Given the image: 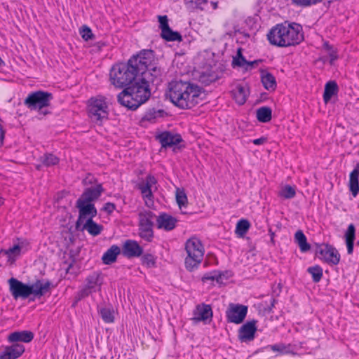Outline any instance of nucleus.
<instances>
[{
    "label": "nucleus",
    "mask_w": 359,
    "mask_h": 359,
    "mask_svg": "<svg viewBox=\"0 0 359 359\" xmlns=\"http://www.w3.org/2000/svg\"><path fill=\"white\" fill-rule=\"evenodd\" d=\"M202 88L189 81H172L168 85L166 97L176 107L189 109L198 104L202 98Z\"/></svg>",
    "instance_id": "1"
},
{
    "label": "nucleus",
    "mask_w": 359,
    "mask_h": 359,
    "mask_svg": "<svg viewBox=\"0 0 359 359\" xmlns=\"http://www.w3.org/2000/svg\"><path fill=\"white\" fill-rule=\"evenodd\" d=\"M102 285V279L100 273L93 272L86 278V286L93 292H95L97 290H100Z\"/></svg>",
    "instance_id": "27"
},
{
    "label": "nucleus",
    "mask_w": 359,
    "mask_h": 359,
    "mask_svg": "<svg viewBox=\"0 0 359 359\" xmlns=\"http://www.w3.org/2000/svg\"><path fill=\"white\" fill-rule=\"evenodd\" d=\"M231 93L233 100L238 104L243 105L245 103L247 100V90L244 86L238 85Z\"/></svg>",
    "instance_id": "31"
},
{
    "label": "nucleus",
    "mask_w": 359,
    "mask_h": 359,
    "mask_svg": "<svg viewBox=\"0 0 359 359\" xmlns=\"http://www.w3.org/2000/svg\"><path fill=\"white\" fill-rule=\"evenodd\" d=\"M263 62V60L262 59H259V60H255L254 61H251V62H248V65L247 67H245V69L248 70V67L251 68L254 67L255 65H259V63L262 62Z\"/></svg>",
    "instance_id": "58"
},
{
    "label": "nucleus",
    "mask_w": 359,
    "mask_h": 359,
    "mask_svg": "<svg viewBox=\"0 0 359 359\" xmlns=\"http://www.w3.org/2000/svg\"><path fill=\"white\" fill-rule=\"evenodd\" d=\"M344 238L347 248V253L352 255L355 240V227L353 224H350L344 235Z\"/></svg>",
    "instance_id": "23"
},
{
    "label": "nucleus",
    "mask_w": 359,
    "mask_h": 359,
    "mask_svg": "<svg viewBox=\"0 0 359 359\" xmlns=\"http://www.w3.org/2000/svg\"><path fill=\"white\" fill-rule=\"evenodd\" d=\"M163 73V69L157 67L155 65L149 68V69L145 70L144 73H140V78L147 82L149 85V83H156V84L159 83L161 81V76Z\"/></svg>",
    "instance_id": "17"
},
{
    "label": "nucleus",
    "mask_w": 359,
    "mask_h": 359,
    "mask_svg": "<svg viewBox=\"0 0 359 359\" xmlns=\"http://www.w3.org/2000/svg\"><path fill=\"white\" fill-rule=\"evenodd\" d=\"M250 226V224L248 220L245 219H240L236 224L235 232L239 237H243L248 232Z\"/></svg>",
    "instance_id": "41"
},
{
    "label": "nucleus",
    "mask_w": 359,
    "mask_h": 359,
    "mask_svg": "<svg viewBox=\"0 0 359 359\" xmlns=\"http://www.w3.org/2000/svg\"><path fill=\"white\" fill-rule=\"evenodd\" d=\"M337 93V82L335 81H330L325 86L323 100L325 104H327L332 95Z\"/></svg>",
    "instance_id": "34"
},
{
    "label": "nucleus",
    "mask_w": 359,
    "mask_h": 359,
    "mask_svg": "<svg viewBox=\"0 0 359 359\" xmlns=\"http://www.w3.org/2000/svg\"><path fill=\"white\" fill-rule=\"evenodd\" d=\"M194 317L191 318L194 323L203 321L206 323L210 321L212 318V310L211 306L205 304H201L196 306L194 311Z\"/></svg>",
    "instance_id": "16"
},
{
    "label": "nucleus",
    "mask_w": 359,
    "mask_h": 359,
    "mask_svg": "<svg viewBox=\"0 0 359 359\" xmlns=\"http://www.w3.org/2000/svg\"><path fill=\"white\" fill-rule=\"evenodd\" d=\"M276 303V300L274 298H271L270 299V306H269V312H271L272 310V308L274 306L275 304Z\"/></svg>",
    "instance_id": "61"
},
{
    "label": "nucleus",
    "mask_w": 359,
    "mask_h": 359,
    "mask_svg": "<svg viewBox=\"0 0 359 359\" xmlns=\"http://www.w3.org/2000/svg\"><path fill=\"white\" fill-rule=\"evenodd\" d=\"M261 81L265 89L274 91L277 83L275 76L266 70L261 69Z\"/></svg>",
    "instance_id": "25"
},
{
    "label": "nucleus",
    "mask_w": 359,
    "mask_h": 359,
    "mask_svg": "<svg viewBox=\"0 0 359 359\" xmlns=\"http://www.w3.org/2000/svg\"><path fill=\"white\" fill-rule=\"evenodd\" d=\"M348 189L355 198L359 194V171L353 170L349 174Z\"/></svg>",
    "instance_id": "28"
},
{
    "label": "nucleus",
    "mask_w": 359,
    "mask_h": 359,
    "mask_svg": "<svg viewBox=\"0 0 359 359\" xmlns=\"http://www.w3.org/2000/svg\"><path fill=\"white\" fill-rule=\"evenodd\" d=\"M135 59L133 64L140 73H144L145 70L155 65V53L151 49H144L137 55H133L130 59Z\"/></svg>",
    "instance_id": "9"
},
{
    "label": "nucleus",
    "mask_w": 359,
    "mask_h": 359,
    "mask_svg": "<svg viewBox=\"0 0 359 359\" xmlns=\"http://www.w3.org/2000/svg\"><path fill=\"white\" fill-rule=\"evenodd\" d=\"M184 4L188 10L194 11L196 9L203 11L205 6L208 4V0H184Z\"/></svg>",
    "instance_id": "37"
},
{
    "label": "nucleus",
    "mask_w": 359,
    "mask_h": 359,
    "mask_svg": "<svg viewBox=\"0 0 359 359\" xmlns=\"http://www.w3.org/2000/svg\"><path fill=\"white\" fill-rule=\"evenodd\" d=\"M34 334L32 331L22 330L11 333L8 337V341L11 343L24 342L29 343L34 339Z\"/></svg>",
    "instance_id": "22"
},
{
    "label": "nucleus",
    "mask_w": 359,
    "mask_h": 359,
    "mask_svg": "<svg viewBox=\"0 0 359 359\" xmlns=\"http://www.w3.org/2000/svg\"><path fill=\"white\" fill-rule=\"evenodd\" d=\"M353 170H358V171H359V163H358L356 164V165L355 166V168H353Z\"/></svg>",
    "instance_id": "64"
},
{
    "label": "nucleus",
    "mask_w": 359,
    "mask_h": 359,
    "mask_svg": "<svg viewBox=\"0 0 359 359\" xmlns=\"http://www.w3.org/2000/svg\"><path fill=\"white\" fill-rule=\"evenodd\" d=\"M22 245L20 243L14 245L13 247L9 248L8 250H1L0 254L7 255L8 259H15L19 256L21 252Z\"/></svg>",
    "instance_id": "38"
},
{
    "label": "nucleus",
    "mask_w": 359,
    "mask_h": 359,
    "mask_svg": "<svg viewBox=\"0 0 359 359\" xmlns=\"http://www.w3.org/2000/svg\"><path fill=\"white\" fill-rule=\"evenodd\" d=\"M219 79L217 73L213 71H206L202 72L199 77V81L205 86H209Z\"/></svg>",
    "instance_id": "35"
},
{
    "label": "nucleus",
    "mask_w": 359,
    "mask_h": 359,
    "mask_svg": "<svg viewBox=\"0 0 359 359\" xmlns=\"http://www.w3.org/2000/svg\"><path fill=\"white\" fill-rule=\"evenodd\" d=\"M156 183L157 180L154 176L148 175L146 177L145 182L142 181L137 184V188L140 191L145 204L148 207H150L154 203V194L151 191V187Z\"/></svg>",
    "instance_id": "12"
},
{
    "label": "nucleus",
    "mask_w": 359,
    "mask_h": 359,
    "mask_svg": "<svg viewBox=\"0 0 359 359\" xmlns=\"http://www.w3.org/2000/svg\"><path fill=\"white\" fill-rule=\"evenodd\" d=\"M248 309L245 305L230 304L226 311L227 321L235 324L243 323L246 317Z\"/></svg>",
    "instance_id": "11"
},
{
    "label": "nucleus",
    "mask_w": 359,
    "mask_h": 359,
    "mask_svg": "<svg viewBox=\"0 0 359 359\" xmlns=\"http://www.w3.org/2000/svg\"><path fill=\"white\" fill-rule=\"evenodd\" d=\"M269 348L271 351H273L274 352H279L281 353H289L291 352V350H290L291 345L290 344L286 345L283 343H279V344L271 345V346H269Z\"/></svg>",
    "instance_id": "47"
},
{
    "label": "nucleus",
    "mask_w": 359,
    "mask_h": 359,
    "mask_svg": "<svg viewBox=\"0 0 359 359\" xmlns=\"http://www.w3.org/2000/svg\"><path fill=\"white\" fill-rule=\"evenodd\" d=\"M76 229L81 231L86 229L90 235L95 236L101 233L103 230V226L97 224L93 221V219L88 218L83 226L80 224V229Z\"/></svg>",
    "instance_id": "24"
},
{
    "label": "nucleus",
    "mask_w": 359,
    "mask_h": 359,
    "mask_svg": "<svg viewBox=\"0 0 359 359\" xmlns=\"http://www.w3.org/2000/svg\"><path fill=\"white\" fill-rule=\"evenodd\" d=\"M8 283L10 292L15 300L29 298V301H34L35 299H40L49 292L51 287H54V285L48 280L37 279L34 283L27 284L15 278H11Z\"/></svg>",
    "instance_id": "3"
},
{
    "label": "nucleus",
    "mask_w": 359,
    "mask_h": 359,
    "mask_svg": "<svg viewBox=\"0 0 359 359\" xmlns=\"http://www.w3.org/2000/svg\"><path fill=\"white\" fill-rule=\"evenodd\" d=\"M316 255L318 258L324 259L327 263L337 264V262L334 259V258H335L337 260V255L334 254V248L328 244H316Z\"/></svg>",
    "instance_id": "14"
},
{
    "label": "nucleus",
    "mask_w": 359,
    "mask_h": 359,
    "mask_svg": "<svg viewBox=\"0 0 359 359\" xmlns=\"http://www.w3.org/2000/svg\"><path fill=\"white\" fill-rule=\"evenodd\" d=\"M185 250L187 253L184 261L185 267L189 271H193L198 267L203 260L204 255L203 246L200 240L196 238H191L187 241Z\"/></svg>",
    "instance_id": "6"
},
{
    "label": "nucleus",
    "mask_w": 359,
    "mask_h": 359,
    "mask_svg": "<svg viewBox=\"0 0 359 359\" xmlns=\"http://www.w3.org/2000/svg\"><path fill=\"white\" fill-rule=\"evenodd\" d=\"M115 209L116 205L110 202L106 203L102 208V210L107 212L108 214H111Z\"/></svg>",
    "instance_id": "55"
},
{
    "label": "nucleus",
    "mask_w": 359,
    "mask_h": 359,
    "mask_svg": "<svg viewBox=\"0 0 359 359\" xmlns=\"http://www.w3.org/2000/svg\"><path fill=\"white\" fill-rule=\"evenodd\" d=\"M149 228H153V227L149 225L142 223L141 222L139 221V230L147 229Z\"/></svg>",
    "instance_id": "60"
},
{
    "label": "nucleus",
    "mask_w": 359,
    "mask_h": 359,
    "mask_svg": "<svg viewBox=\"0 0 359 359\" xmlns=\"http://www.w3.org/2000/svg\"><path fill=\"white\" fill-rule=\"evenodd\" d=\"M307 271L312 276L314 283H318L323 276V269L318 265L309 267Z\"/></svg>",
    "instance_id": "44"
},
{
    "label": "nucleus",
    "mask_w": 359,
    "mask_h": 359,
    "mask_svg": "<svg viewBox=\"0 0 359 359\" xmlns=\"http://www.w3.org/2000/svg\"><path fill=\"white\" fill-rule=\"evenodd\" d=\"M161 36L167 41H182V36L180 32L173 31L170 27L163 31Z\"/></svg>",
    "instance_id": "36"
},
{
    "label": "nucleus",
    "mask_w": 359,
    "mask_h": 359,
    "mask_svg": "<svg viewBox=\"0 0 359 359\" xmlns=\"http://www.w3.org/2000/svg\"><path fill=\"white\" fill-rule=\"evenodd\" d=\"M257 119L261 123H268L271 120L272 110L269 107H262L257 109Z\"/></svg>",
    "instance_id": "32"
},
{
    "label": "nucleus",
    "mask_w": 359,
    "mask_h": 359,
    "mask_svg": "<svg viewBox=\"0 0 359 359\" xmlns=\"http://www.w3.org/2000/svg\"><path fill=\"white\" fill-rule=\"evenodd\" d=\"M257 320H252L243 324L238 330V337L241 342H249L254 340L257 331Z\"/></svg>",
    "instance_id": "13"
},
{
    "label": "nucleus",
    "mask_w": 359,
    "mask_h": 359,
    "mask_svg": "<svg viewBox=\"0 0 359 359\" xmlns=\"http://www.w3.org/2000/svg\"><path fill=\"white\" fill-rule=\"evenodd\" d=\"M53 99L52 93L38 90L29 93L25 100L24 104L30 110H38L41 114L46 115L50 111L43 109L50 105V101Z\"/></svg>",
    "instance_id": "7"
},
{
    "label": "nucleus",
    "mask_w": 359,
    "mask_h": 359,
    "mask_svg": "<svg viewBox=\"0 0 359 359\" xmlns=\"http://www.w3.org/2000/svg\"><path fill=\"white\" fill-rule=\"evenodd\" d=\"M210 4H211V5H212V8H213V9H215H215H217V7H218V3H217V1H211V2H210Z\"/></svg>",
    "instance_id": "62"
},
{
    "label": "nucleus",
    "mask_w": 359,
    "mask_h": 359,
    "mask_svg": "<svg viewBox=\"0 0 359 359\" xmlns=\"http://www.w3.org/2000/svg\"><path fill=\"white\" fill-rule=\"evenodd\" d=\"M135 59H129L127 62H119L112 66L109 78L111 84L123 88L133 84L140 78V72L134 66Z\"/></svg>",
    "instance_id": "5"
},
{
    "label": "nucleus",
    "mask_w": 359,
    "mask_h": 359,
    "mask_svg": "<svg viewBox=\"0 0 359 359\" xmlns=\"http://www.w3.org/2000/svg\"><path fill=\"white\" fill-rule=\"evenodd\" d=\"M142 252L143 248L134 240H126L123 245L122 254L126 257H138Z\"/></svg>",
    "instance_id": "18"
},
{
    "label": "nucleus",
    "mask_w": 359,
    "mask_h": 359,
    "mask_svg": "<svg viewBox=\"0 0 359 359\" xmlns=\"http://www.w3.org/2000/svg\"><path fill=\"white\" fill-rule=\"evenodd\" d=\"M5 134H6V130L4 128L2 125L0 123V147H1L4 145Z\"/></svg>",
    "instance_id": "57"
},
{
    "label": "nucleus",
    "mask_w": 359,
    "mask_h": 359,
    "mask_svg": "<svg viewBox=\"0 0 359 359\" xmlns=\"http://www.w3.org/2000/svg\"><path fill=\"white\" fill-rule=\"evenodd\" d=\"M121 249L116 245H111L102 255V260L105 264H111L116 262L117 256L120 254Z\"/></svg>",
    "instance_id": "30"
},
{
    "label": "nucleus",
    "mask_w": 359,
    "mask_h": 359,
    "mask_svg": "<svg viewBox=\"0 0 359 359\" xmlns=\"http://www.w3.org/2000/svg\"><path fill=\"white\" fill-rule=\"evenodd\" d=\"M267 138L265 137H261L258 139H255L252 141L253 144L255 145H261L266 142Z\"/></svg>",
    "instance_id": "59"
},
{
    "label": "nucleus",
    "mask_w": 359,
    "mask_h": 359,
    "mask_svg": "<svg viewBox=\"0 0 359 359\" xmlns=\"http://www.w3.org/2000/svg\"><path fill=\"white\" fill-rule=\"evenodd\" d=\"M96 181V179L93 175L88 174V176L83 180V184L87 185L91 184L95 182Z\"/></svg>",
    "instance_id": "56"
},
{
    "label": "nucleus",
    "mask_w": 359,
    "mask_h": 359,
    "mask_svg": "<svg viewBox=\"0 0 359 359\" xmlns=\"http://www.w3.org/2000/svg\"><path fill=\"white\" fill-rule=\"evenodd\" d=\"M176 201L180 208L187 203V197L184 191H180L179 189H177Z\"/></svg>",
    "instance_id": "50"
},
{
    "label": "nucleus",
    "mask_w": 359,
    "mask_h": 359,
    "mask_svg": "<svg viewBox=\"0 0 359 359\" xmlns=\"http://www.w3.org/2000/svg\"><path fill=\"white\" fill-rule=\"evenodd\" d=\"M139 235L142 239L145 240L146 241L150 242L151 241L154 237L153 228L139 230Z\"/></svg>",
    "instance_id": "51"
},
{
    "label": "nucleus",
    "mask_w": 359,
    "mask_h": 359,
    "mask_svg": "<svg viewBox=\"0 0 359 359\" xmlns=\"http://www.w3.org/2000/svg\"><path fill=\"white\" fill-rule=\"evenodd\" d=\"M243 49L239 48L237 50L236 55L233 57L232 66L233 67H244L245 65H248V60L245 58L242 53Z\"/></svg>",
    "instance_id": "42"
},
{
    "label": "nucleus",
    "mask_w": 359,
    "mask_h": 359,
    "mask_svg": "<svg viewBox=\"0 0 359 359\" xmlns=\"http://www.w3.org/2000/svg\"><path fill=\"white\" fill-rule=\"evenodd\" d=\"M151 96L149 85L140 78L125 88L117 96L119 104L130 110L137 109Z\"/></svg>",
    "instance_id": "4"
},
{
    "label": "nucleus",
    "mask_w": 359,
    "mask_h": 359,
    "mask_svg": "<svg viewBox=\"0 0 359 359\" xmlns=\"http://www.w3.org/2000/svg\"><path fill=\"white\" fill-rule=\"evenodd\" d=\"M177 219L170 215L165 212H161L156 217V223L158 229H162L165 231H171L176 226Z\"/></svg>",
    "instance_id": "21"
},
{
    "label": "nucleus",
    "mask_w": 359,
    "mask_h": 359,
    "mask_svg": "<svg viewBox=\"0 0 359 359\" xmlns=\"http://www.w3.org/2000/svg\"><path fill=\"white\" fill-rule=\"evenodd\" d=\"M229 271H213L210 273H205L202 277V281L203 283L207 282L208 280H215L218 284H222L224 279H228Z\"/></svg>",
    "instance_id": "29"
},
{
    "label": "nucleus",
    "mask_w": 359,
    "mask_h": 359,
    "mask_svg": "<svg viewBox=\"0 0 359 359\" xmlns=\"http://www.w3.org/2000/svg\"><path fill=\"white\" fill-rule=\"evenodd\" d=\"M267 39L272 45L289 47L299 44L304 40L302 27L297 23L277 24L267 34Z\"/></svg>",
    "instance_id": "2"
},
{
    "label": "nucleus",
    "mask_w": 359,
    "mask_h": 359,
    "mask_svg": "<svg viewBox=\"0 0 359 359\" xmlns=\"http://www.w3.org/2000/svg\"><path fill=\"white\" fill-rule=\"evenodd\" d=\"M323 50L326 54L320 57V60L324 62H329L330 65H334L337 59V51L332 45H330L328 41H325L323 44Z\"/></svg>",
    "instance_id": "26"
},
{
    "label": "nucleus",
    "mask_w": 359,
    "mask_h": 359,
    "mask_svg": "<svg viewBox=\"0 0 359 359\" xmlns=\"http://www.w3.org/2000/svg\"><path fill=\"white\" fill-rule=\"evenodd\" d=\"M41 159L42 163L46 167L55 165L59 163V158L53 154H46Z\"/></svg>",
    "instance_id": "46"
},
{
    "label": "nucleus",
    "mask_w": 359,
    "mask_h": 359,
    "mask_svg": "<svg viewBox=\"0 0 359 359\" xmlns=\"http://www.w3.org/2000/svg\"><path fill=\"white\" fill-rule=\"evenodd\" d=\"M92 293H93V291H91L85 285L83 287H82L80 290L77 292L75 296L76 303L88 297Z\"/></svg>",
    "instance_id": "49"
},
{
    "label": "nucleus",
    "mask_w": 359,
    "mask_h": 359,
    "mask_svg": "<svg viewBox=\"0 0 359 359\" xmlns=\"http://www.w3.org/2000/svg\"><path fill=\"white\" fill-rule=\"evenodd\" d=\"M99 313L104 323H111L114 321V311L110 308H100L99 309Z\"/></svg>",
    "instance_id": "43"
},
{
    "label": "nucleus",
    "mask_w": 359,
    "mask_h": 359,
    "mask_svg": "<svg viewBox=\"0 0 359 359\" xmlns=\"http://www.w3.org/2000/svg\"><path fill=\"white\" fill-rule=\"evenodd\" d=\"M88 113L91 120L98 124H101L104 120H107L109 109L106 98L100 95L89 99L88 102Z\"/></svg>",
    "instance_id": "8"
},
{
    "label": "nucleus",
    "mask_w": 359,
    "mask_h": 359,
    "mask_svg": "<svg viewBox=\"0 0 359 359\" xmlns=\"http://www.w3.org/2000/svg\"><path fill=\"white\" fill-rule=\"evenodd\" d=\"M156 217L155 214L150 210H144L138 214L139 221L145 224L154 226V219Z\"/></svg>",
    "instance_id": "39"
},
{
    "label": "nucleus",
    "mask_w": 359,
    "mask_h": 359,
    "mask_svg": "<svg viewBox=\"0 0 359 359\" xmlns=\"http://www.w3.org/2000/svg\"><path fill=\"white\" fill-rule=\"evenodd\" d=\"M239 33L241 34H243L245 37H248L249 38L250 37V34L248 33H245L244 32H241L240 30L238 31Z\"/></svg>",
    "instance_id": "63"
},
{
    "label": "nucleus",
    "mask_w": 359,
    "mask_h": 359,
    "mask_svg": "<svg viewBox=\"0 0 359 359\" xmlns=\"http://www.w3.org/2000/svg\"><path fill=\"white\" fill-rule=\"evenodd\" d=\"M279 196L285 199H290L295 196L296 191L294 187L290 185H285L279 191Z\"/></svg>",
    "instance_id": "45"
},
{
    "label": "nucleus",
    "mask_w": 359,
    "mask_h": 359,
    "mask_svg": "<svg viewBox=\"0 0 359 359\" xmlns=\"http://www.w3.org/2000/svg\"><path fill=\"white\" fill-rule=\"evenodd\" d=\"M322 1L323 0H292L294 4L304 7L316 4Z\"/></svg>",
    "instance_id": "54"
},
{
    "label": "nucleus",
    "mask_w": 359,
    "mask_h": 359,
    "mask_svg": "<svg viewBox=\"0 0 359 359\" xmlns=\"http://www.w3.org/2000/svg\"><path fill=\"white\" fill-rule=\"evenodd\" d=\"M76 207L79 210V217L75 225L76 229H80V224H82L85 219H93L97 215V209L93 203L78 198L76 202Z\"/></svg>",
    "instance_id": "10"
},
{
    "label": "nucleus",
    "mask_w": 359,
    "mask_h": 359,
    "mask_svg": "<svg viewBox=\"0 0 359 359\" xmlns=\"http://www.w3.org/2000/svg\"><path fill=\"white\" fill-rule=\"evenodd\" d=\"M104 192V189L102 184H97L95 187H91L85 189L79 199L82 201L93 203L97 201L101 194Z\"/></svg>",
    "instance_id": "20"
},
{
    "label": "nucleus",
    "mask_w": 359,
    "mask_h": 359,
    "mask_svg": "<svg viewBox=\"0 0 359 359\" xmlns=\"http://www.w3.org/2000/svg\"><path fill=\"white\" fill-rule=\"evenodd\" d=\"M165 114L164 110H156L154 108L148 109L142 117L143 121H154L158 117H162Z\"/></svg>",
    "instance_id": "40"
},
{
    "label": "nucleus",
    "mask_w": 359,
    "mask_h": 359,
    "mask_svg": "<svg viewBox=\"0 0 359 359\" xmlns=\"http://www.w3.org/2000/svg\"><path fill=\"white\" fill-rule=\"evenodd\" d=\"M156 139L161 143L163 148L171 147L183 141L180 134H173L170 131H163L156 136Z\"/></svg>",
    "instance_id": "15"
},
{
    "label": "nucleus",
    "mask_w": 359,
    "mask_h": 359,
    "mask_svg": "<svg viewBox=\"0 0 359 359\" xmlns=\"http://www.w3.org/2000/svg\"><path fill=\"white\" fill-rule=\"evenodd\" d=\"M158 20L159 22V28L161 29V32L170 27L167 15H158Z\"/></svg>",
    "instance_id": "53"
},
{
    "label": "nucleus",
    "mask_w": 359,
    "mask_h": 359,
    "mask_svg": "<svg viewBox=\"0 0 359 359\" xmlns=\"http://www.w3.org/2000/svg\"><path fill=\"white\" fill-rule=\"evenodd\" d=\"M25 348L22 344L15 343L7 346L0 353V359H17L25 352Z\"/></svg>",
    "instance_id": "19"
},
{
    "label": "nucleus",
    "mask_w": 359,
    "mask_h": 359,
    "mask_svg": "<svg viewBox=\"0 0 359 359\" xmlns=\"http://www.w3.org/2000/svg\"><path fill=\"white\" fill-rule=\"evenodd\" d=\"M294 240L302 252H307L310 250L311 245L307 243L306 237L302 231L299 230L295 233Z\"/></svg>",
    "instance_id": "33"
},
{
    "label": "nucleus",
    "mask_w": 359,
    "mask_h": 359,
    "mask_svg": "<svg viewBox=\"0 0 359 359\" xmlns=\"http://www.w3.org/2000/svg\"><path fill=\"white\" fill-rule=\"evenodd\" d=\"M80 34L81 35V37L85 41H88L89 39H91L94 37V34H93L92 30L90 29V27H88L86 25L82 26L80 30Z\"/></svg>",
    "instance_id": "52"
},
{
    "label": "nucleus",
    "mask_w": 359,
    "mask_h": 359,
    "mask_svg": "<svg viewBox=\"0 0 359 359\" xmlns=\"http://www.w3.org/2000/svg\"><path fill=\"white\" fill-rule=\"evenodd\" d=\"M142 263L144 265H146L147 267H152L155 266L156 264V258L151 254H144L141 258Z\"/></svg>",
    "instance_id": "48"
}]
</instances>
